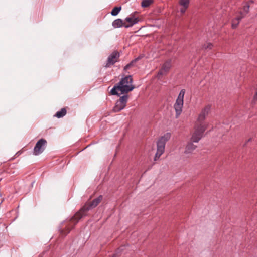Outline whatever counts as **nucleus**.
<instances>
[{
  "instance_id": "f257e3e1",
  "label": "nucleus",
  "mask_w": 257,
  "mask_h": 257,
  "mask_svg": "<svg viewBox=\"0 0 257 257\" xmlns=\"http://www.w3.org/2000/svg\"><path fill=\"white\" fill-rule=\"evenodd\" d=\"M133 79L131 75L127 76L122 78L121 81L111 90L110 93L112 95H119L120 94L127 93L132 91L135 87L132 85Z\"/></svg>"
},
{
  "instance_id": "f03ea898",
  "label": "nucleus",
  "mask_w": 257,
  "mask_h": 257,
  "mask_svg": "<svg viewBox=\"0 0 257 257\" xmlns=\"http://www.w3.org/2000/svg\"><path fill=\"white\" fill-rule=\"evenodd\" d=\"M102 195L94 199L92 201L86 203L79 211L76 213V217L80 219L82 217L86 215L87 212L91 208L96 207L102 200Z\"/></svg>"
},
{
  "instance_id": "7ed1b4c3",
  "label": "nucleus",
  "mask_w": 257,
  "mask_h": 257,
  "mask_svg": "<svg viewBox=\"0 0 257 257\" xmlns=\"http://www.w3.org/2000/svg\"><path fill=\"white\" fill-rule=\"evenodd\" d=\"M76 214L68 221L62 223V226L60 229V233L61 236H65L67 235L72 229L80 219L77 220Z\"/></svg>"
},
{
  "instance_id": "20e7f679",
  "label": "nucleus",
  "mask_w": 257,
  "mask_h": 257,
  "mask_svg": "<svg viewBox=\"0 0 257 257\" xmlns=\"http://www.w3.org/2000/svg\"><path fill=\"white\" fill-rule=\"evenodd\" d=\"M170 137L171 134L169 133H167L158 141L157 152L154 158L155 161L159 159L160 157L164 153L166 143L170 139Z\"/></svg>"
},
{
  "instance_id": "39448f33",
  "label": "nucleus",
  "mask_w": 257,
  "mask_h": 257,
  "mask_svg": "<svg viewBox=\"0 0 257 257\" xmlns=\"http://www.w3.org/2000/svg\"><path fill=\"white\" fill-rule=\"evenodd\" d=\"M207 125L203 123H196L194 126V132L192 133L191 141L192 142L197 143L202 137L203 134L207 128Z\"/></svg>"
},
{
  "instance_id": "423d86ee",
  "label": "nucleus",
  "mask_w": 257,
  "mask_h": 257,
  "mask_svg": "<svg viewBox=\"0 0 257 257\" xmlns=\"http://www.w3.org/2000/svg\"><path fill=\"white\" fill-rule=\"evenodd\" d=\"M185 93V90L184 89H182L180 91L178 96V98L174 104V107L176 111V117H178L182 112Z\"/></svg>"
},
{
  "instance_id": "0eeeda50",
  "label": "nucleus",
  "mask_w": 257,
  "mask_h": 257,
  "mask_svg": "<svg viewBox=\"0 0 257 257\" xmlns=\"http://www.w3.org/2000/svg\"><path fill=\"white\" fill-rule=\"evenodd\" d=\"M128 96L127 95H123L120 97L113 107V111L114 112H118L122 110L126 106L127 102Z\"/></svg>"
},
{
  "instance_id": "6e6552de",
  "label": "nucleus",
  "mask_w": 257,
  "mask_h": 257,
  "mask_svg": "<svg viewBox=\"0 0 257 257\" xmlns=\"http://www.w3.org/2000/svg\"><path fill=\"white\" fill-rule=\"evenodd\" d=\"M46 143L47 141L45 139H41L39 140L34 147L33 154L35 155H39L41 154L45 150Z\"/></svg>"
},
{
  "instance_id": "1a4fd4ad",
  "label": "nucleus",
  "mask_w": 257,
  "mask_h": 257,
  "mask_svg": "<svg viewBox=\"0 0 257 257\" xmlns=\"http://www.w3.org/2000/svg\"><path fill=\"white\" fill-rule=\"evenodd\" d=\"M137 14H138V12H135V13L131 14L129 17L126 18L125 21L127 24L125 23L124 25V27L125 28H128L137 23L139 21L140 19L138 17L136 16Z\"/></svg>"
},
{
  "instance_id": "9d476101",
  "label": "nucleus",
  "mask_w": 257,
  "mask_h": 257,
  "mask_svg": "<svg viewBox=\"0 0 257 257\" xmlns=\"http://www.w3.org/2000/svg\"><path fill=\"white\" fill-rule=\"evenodd\" d=\"M119 57V54L117 52H113L108 57L105 66L106 67H109L111 65H113L116 62L118 61Z\"/></svg>"
},
{
  "instance_id": "9b49d317",
  "label": "nucleus",
  "mask_w": 257,
  "mask_h": 257,
  "mask_svg": "<svg viewBox=\"0 0 257 257\" xmlns=\"http://www.w3.org/2000/svg\"><path fill=\"white\" fill-rule=\"evenodd\" d=\"M210 109V105H207L202 109L197 119V121L199 123H203L202 122L205 120L206 116L209 114Z\"/></svg>"
},
{
  "instance_id": "f8f14e48",
  "label": "nucleus",
  "mask_w": 257,
  "mask_h": 257,
  "mask_svg": "<svg viewBox=\"0 0 257 257\" xmlns=\"http://www.w3.org/2000/svg\"><path fill=\"white\" fill-rule=\"evenodd\" d=\"M171 67V60H168L166 61L164 64L163 65L161 69L160 70L159 72L157 74V77L160 79V77L165 75L169 71V69Z\"/></svg>"
},
{
  "instance_id": "ddd939ff",
  "label": "nucleus",
  "mask_w": 257,
  "mask_h": 257,
  "mask_svg": "<svg viewBox=\"0 0 257 257\" xmlns=\"http://www.w3.org/2000/svg\"><path fill=\"white\" fill-rule=\"evenodd\" d=\"M190 0H179V4L182 7L180 12L184 14L189 7Z\"/></svg>"
},
{
  "instance_id": "4468645a",
  "label": "nucleus",
  "mask_w": 257,
  "mask_h": 257,
  "mask_svg": "<svg viewBox=\"0 0 257 257\" xmlns=\"http://www.w3.org/2000/svg\"><path fill=\"white\" fill-rule=\"evenodd\" d=\"M196 148V146L194 145L192 142H189L186 146L185 153L191 154Z\"/></svg>"
},
{
  "instance_id": "2eb2a0df",
  "label": "nucleus",
  "mask_w": 257,
  "mask_h": 257,
  "mask_svg": "<svg viewBox=\"0 0 257 257\" xmlns=\"http://www.w3.org/2000/svg\"><path fill=\"white\" fill-rule=\"evenodd\" d=\"M244 17V15L242 16H237L236 17L232 20V28L234 29L237 27L239 23L240 20Z\"/></svg>"
},
{
  "instance_id": "dca6fc26",
  "label": "nucleus",
  "mask_w": 257,
  "mask_h": 257,
  "mask_svg": "<svg viewBox=\"0 0 257 257\" xmlns=\"http://www.w3.org/2000/svg\"><path fill=\"white\" fill-rule=\"evenodd\" d=\"M125 22H123V21L120 19H117L114 20L112 23V26L114 28H119L121 26H124Z\"/></svg>"
},
{
  "instance_id": "f3484780",
  "label": "nucleus",
  "mask_w": 257,
  "mask_h": 257,
  "mask_svg": "<svg viewBox=\"0 0 257 257\" xmlns=\"http://www.w3.org/2000/svg\"><path fill=\"white\" fill-rule=\"evenodd\" d=\"M66 110L65 108H62L60 111H58L55 116L57 118H61L65 116L66 114Z\"/></svg>"
},
{
  "instance_id": "a211bd4d",
  "label": "nucleus",
  "mask_w": 257,
  "mask_h": 257,
  "mask_svg": "<svg viewBox=\"0 0 257 257\" xmlns=\"http://www.w3.org/2000/svg\"><path fill=\"white\" fill-rule=\"evenodd\" d=\"M249 5L246 4L243 8V11H240L239 12V15L242 16V15H244V16H245L249 12Z\"/></svg>"
},
{
  "instance_id": "6ab92c4d",
  "label": "nucleus",
  "mask_w": 257,
  "mask_h": 257,
  "mask_svg": "<svg viewBox=\"0 0 257 257\" xmlns=\"http://www.w3.org/2000/svg\"><path fill=\"white\" fill-rule=\"evenodd\" d=\"M153 3V0H143L141 3V6L146 8L150 6Z\"/></svg>"
},
{
  "instance_id": "aec40b11",
  "label": "nucleus",
  "mask_w": 257,
  "mask_h": 257,
  "mask_svg": "<svg viewBox=\"0 0 257 257\" xmlns=\"http://www.w3.org/2000/svg\"><path fill=\"white\" fill-rule=\"evenodd\" d=\"M121 10V7H115L112 9V11L111 12V14L112 16H116Z\"/></svg>"
},
{
  "instance_id": "412c9836",
  "label": "nucleus",
  "mask_w": 257,
  "mask_h": 257,
  "mask_svg": "<svg viewBox=\"0 0 257 257\" xmlns=\"http://www.w3.org/2000/svg\"><path fill=\"white\" fill-rule=\"evenodd\" d=\"M138 59L139 58H137L134 60L132 61L131 63H130L124 67V69L125 70H126L127 69H129L131 67H132L134 63L136 62Z\"/></svg>"
},
{
  "instance_id": "4be33fe9",
  "label": "nucleus",
  "mask_w": 257,
  "mask_h": 257,
  "mask_svg": "<svg viewBox=\"0 0 257 257\" xmlns=\"http://www.w3.org/2000/svg\"><path fill=\"white\" fill-rule=\"evenodd\" d=\"M212 47V44L210 43H207L206 44H205L203 46V48L206 49H211Z\"/></svg>"
},
{
  "instance_id": "5701e85b",
  "label": "nucleus",
  "mask_w": 257,
  "mask_h": 257,
  "mask_svg": "<svg viewBox=\"0 0 257 257\" xmlns=\"http://www.w3.org/2000/svg\"><path fill=\"white\" fill-rule=\"evenodd\" d=\"M254 99H257V90L256 91L255 95L254 96Z\"/></svg>"
},
{
  "instance_id": "b1692460",
  "label": "nucleus",
  "mask_w": 257,
  "mask_h": 257,
  "mask_svg": "<svg viewBox=\"0 0 257 257\" xmlns=\"http://www.w3.org/2000/svg\"><path fill=\"white\" fill-rule=\"evenodd\" d=\"M123 247H124L123 246H121L120 248L118 249V250H122L123 249Z\"/></svg>"
}]
</instances>
